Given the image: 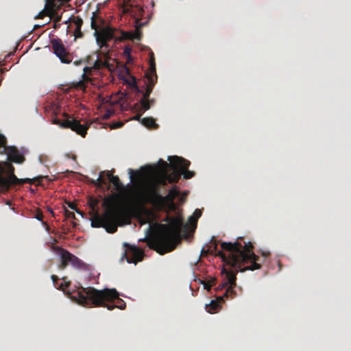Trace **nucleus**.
I'll return each instance as SVG.
<instances>
[{
  "label": "nucleus",
  "instance_id": "1",
  "mask_svg": "<svg viewBox=\"0 0 351 351\" xmlns=\"http://www.w3.org/2000/svg\"><path fill=\"white\" fill-rule=\"evenodd\" d=\"M239 239L243 244L239 241L234 243L222 242L221 247L226 252L218 251L216 253L217 256L221 257L222 261L232 269L230 271H227L225 268L222 269V273L226 274V282L217 288L218 290L228 287L223 295L217 298L222 302L224 301V297L227 299H233L237 295L235 287L236 275L239 271L243 272L261 268V258L253 252L252 243L250 241L246 243L243 238Z\"/></svg>",
  "mask_w": 351,
  "mask_h": 351
},
{
  "label": "nucleus",
  "instance_id": "2",
  "mask_svg": "<svg viewBox=\"0 0 351 351\" xmlns=\"http://www.w3.org/2000/svg\"><path fill=\"white\" fill-rule=\"evenodd\" d=\"M7 160L0 161V193H7L12 187L22 185L25 183L39 184L43 177L21 179L14 174L15 168L12 163L23 164L25 160V152L19 149L16 146L8 147L6 153Z\"/></svg>",
  "mask_w": 351,
  "mask_h": 351
},
{
  "label": "nucleus",
  "instance_id": "3",
  "mask_svg": "<svg viewBox=\"0 0 351 351\" xmlns=\"http://www.w3.org/2000/svg\"><path fill=\"white\" fill-rule=\"evenodd\" d=\"M103 206L105 212L99 215L95 211L91 226L93 228H104L108 233H114L117 230L118 224L129 219L128 209L120 203L119 196L116 194L105 197Z\"/></svg>",
  "mask_w": 351,
  "mask_h": 351
},
{
  "label": "nucleus",
  "instance_id": "4",
  "mask_svg": "<svg viewBox=\"0 0 351 351\" xmlns=\"http://www.w3.org/2000/svg\"><path fill=\"white\" fill-rule=\"evenodd\" d=\"M187 228V224H184L181 217H174L168 224L162 225L160 231L156 236L146 239L147 246L160 254L170 252L176 248L182 229L186 232Z\"/></svg>",
  "mask_w": 351,
  "mask_h": 351
},
{
  "label": "nucleus",
  "instance_id": "5",
  "mask_svg": "<svg viewBox=\"0 0 351 351\" xmlns=\"http://www.w3.org/2000/svg\"><path fill=\"white\" fill-rule=\"evenodd\" d=\"M119 293L114 289L97 290L93 287H82V290L77 292L79 304L88 306H104L110 311L114 308H125V303L119 298Z\"/></svg>",
  "mask_w": 351,
  "mask_h": 351
},
{
  "label": "nucleus",
  "instance_id": "6",
  "mask_svg": "<svg viewBox=\"0 0 351 351\" xmlns=\"http://www.w3.org/2000/svg\"><path fill=\"white\" fill-rule=\"evenodd\" d=\"M145 77L147 78V81L145 82L146 88L145 91L139 89L134 77H132V81L131 82H128L131 88H132L135 91L143 94V97L140 99L141 112H145L149 109L148 98L149 97L157 82L156 69L153 52H151L150 53L149 69L145 73Z\"/></svg>",
  "mask_w": 351,
  "mask_h": 351
},
{
  "label": "nucleus",
  "instance_id": "7",
  "mask_svg": "<svg viewBox=\"0 0 351 351\" xmlns=\"http://www.w3.org/2000/svg\"><path fill=\"white\" fill-rule=\"evenodd\" d=\"M137 202L141 204L150 203L154 206H162L165 202L173 203V199L171 194L162 196L157 189L141 191L137 196Z\"/></svg>",
  "mask_w": 351,
  "mask_h": 351
},
{
  "label": "nucleus",
  "instance_id": "8",
  "mask_svg": "<svg viewBox=\"0 0 351 351\" xmlns=\"http://www.w3.org/2000/svg\"><path fill=\"white\" fill-rule=\"evenodd\" d=\"M65 119L61 120L58 117H54L52 119V123L60 125L62 128H69L75 132L77 134L84 137L87 134V130L89 128V124L86 121L82 123L80 121L77 120L73 116L68 115L66 113H63Z\"/></svg>",
  "mask_w": 351,
  "mask_h": 351
},
{
  "label": "nucleus",
  "instance_id": "9",
  "mask_svg": "<svg viewBox=\"0 0 351 351\" xmlns=\"http://www.w3.org/2000/svg\"><path fill=\"white\" fill-rule=\"evenodd\" d=\"M96 14L95 12L93 13L91 17V28L95 30L93 35L95 37L96 42L99 46L100 49H104L105 50L109 51L110 46L108 42L114 38V29L111 27H105L100 30H98L99 25L97 23Z\"/></svg>",
  "mask_w": 351,
  "mask_h": 351
},
{
  "label": "nucleus",
  "instance_id": "10",
  "mask_svg": "<svg viewBox=\"0 0 351 351\" xmlns=\"http://www.w3.org/2000/svg\"><path fill=\"white\" fill-rule=\"evenodd\" d=\"M57 250L58 251L61 263L59 265V269H64L69 264L76 269H82L84 267V263L79 258L71 254L67 250L62 247H58Z\"/></svg>",
  "mask_w": 351,
  "mask_h": 351
},
{
  "label": "nucleus",
  "instance_id": "11",
  "mask_svg": "<svg viewBox=\"0 0 351 351\" xmlns=\"http://www.w3.org/2000/svg\"><path fill=\"white\" fill-rule=\"evenodd\" d=\"M168 160L171 166L174 167L175 166H179V169L182 171V176L184 179L188 180L195 176V172L189 170L191 165L190 161L178 156H169Z\"/></svg>",
  "mask_w": 351,
  "mask_h": 351
},
{
  "label": "nucleus",
  "instance_id": "12",
  "mask_svg": "<svg viewBox=\"0 0 351 351\" xmlns=\"http://www.w3.org/2000/svg\"><path fill=\"white\" fill-rule=\"evenodd\" d=\"M53 53L59 58L62 63H70L72 61L71 55L66 51L62 40L59 38L51 40Z\"/></svg>",
  "mask_w": 351,
  "mask_h": 351
},
{
  "label": "nucleus",
  "instance_id": "13",
  "mask_svg": "<svg viewBox=\"0 0 351 351\" xmlns=\"http://www.w3.org/2000/svg\"><path fill=\"white\" fill-rule=\"evenodd\" d=\"M125 245L128 249L124 255L126 256L128 263L136 264L143 259L144 252L141 249L128 244H125Z\"/></svg>",
  "mask_w": 351,
  "mask_h": 351
},
{
  "label": "nucleus",
  "instance_id": "14",
  "mask_svg": "<svg viewBox=\"0 0 351 351\" xmlns=\"http://www.w3.org/2000/svg\"><path fill=\"white\" fill-rule=\"evenodd\" d=\"M83 71L82 80L77 83L75 87L78 89L84 90L86 88V84L91 81L88 75L93 74V71H95V68H92V66H87L84 68Z\"/></svg>",
  "mask_w": 351,
  "mask_h": 351
},
{
  "label": "nucleus",
  "instance_id": "15",
  "mask_svg": "<svg viewBox=\"0 0 351 351\" xmlns=\"http://www.w3.org/2000/svg\"><path fill=\"white\" fill-rule=\"evenodd\" d=\"M170 167L172 169V172L167 176V179L170 183H177L181 178L182 171L179 169V166H171Z\"/></svg>",
  "mask_w": 351,
  "mask_h": 351
},
{
  "label": "nucleus",
  "instance_id": "16",
  "mask_svg": "<svg viewBox=\"0 0 351 351\" xmlns=\"http://www.w3.org/2000/svg\"><path fill=\"white\" fill-rule=\"evenodd\" d=\"M105 174H106L107 178L109 180L110 182L114 186V189L117 191H124L125 187L117 176H113L112 173L109 172H107Z\"/></svg>",
  "mask_w": 351,
  "mask_h": 351
},
{
  "label": "nucleus",
  "instance_id": "17",
  "mask_svg": "<svg viewBox=\"0 0 351 351\" xmlns=\"http://www.w3.org/2000/svg\"><path fill=\"white\" fill-rule=\"evenodd\" d=\"M105 173H106L105 171H101L100 173L99 176L96 180L92 179L90 181V183H92L93 185L96 186L97 187L101 188V189H104V186L105 185V186H106L107 190H108L110 189V186H109V185H107L106 179L104 178V175Z\"/></svg>",
  "mask_w": 351,
  "mask_h": 351
},
{
  "label": "nucleus",
  "instance_id": "18",
  "mask_svg": "<svg viewBox=\"0 0 351 351\" xmlns=\"http://www.w3.org/2000/svg\"><path fill=\"white\" fill-rule=\"evenodd\" d=\"M110 64L107 60H102L99 57V55H96V59L94 62L92 68H95V71H99L104 68H109Z\"/></svg>",
  "mask_w": 351,
  "mask_h": 351
},
{
  "label": "nucleus",
  "instance_id": "19",
  "mask_svg": "<svg viewBox=\"0 0 351 351\" xmlns=\"http://www.w3.org/2000/svg\"><path fill=\"white\" fill-rule=\"evenodd\" d=\"M51 278L53 281V283L54 286L60 290H64L65 288H67L70 286L71 282L66 281V277H63L62 280H63V282H62L60 285H58V282L59 280V278L56 275H51Z\"/></svg>",
  "mask_w": 351,
  "mask_h": 351
},
{
  "label": "nucleus",
  "instance_id": "20",
  "mask_svg": "<svg viewBox=\"0 0 351 351\" xmlns=\"http://www.w3.org/2000/svg\"><path fill=\"white\" fill-rule=\"evenodd\" d=\"M219 302H221V301L219 300V299H218V300H211L209 304H206L205 308H206V311L209 313H217L221 308Z\"/></svg>",
  "mask_w": 351,
  "mask_h": 351
},
{
  "label": "nucleus",
  "instance_id": "21",
  "mask_svg": "<svg viewBox=\"0 0 351 351\" xmlns=\"http://www.w3.org/2000/svg\"><path fill=\"white\" fill-rule=\"evenodd\" d=\"M141 124L149 129H156L158 128L156 121L152 117H145L141 119Z\"/></svg>",
  "mask_w": 351,
  "mask_h": 351
},
{
  "label": "nucleus",
  "instance_id": "22",
  "mask_svg": "<svg viewBox=\"0 0 351 351\" xmlns=\"http://www.w3.org/2000/svg\"><path fill=\"white\" fill-rule=\"evenodd\" d=\"M8 144V140L5 135L0 133V155H3L6 153V150L9 145Z\"/></svg>",
  "mask_w": 351,
  "mask_h": 351
},
{
  "label": "nucleus",
  "instance_id": "23",
  "mask_svg": "<svg viewBox=\"0 0 351 351\" xmlns=\"http://www.w3.org/2000/svg\"><path fill=\"white\" fill-rule=\"evenodd\" d=\"M133 34L127 32H121V36L116 38L117 40H132Z\"/></svg>",
  "mask_w": 351,
  "mask_h": 351
},
{
  "label": "nucleus",
  "instance_id": "24",
  "mask_svg": "<svg viewBox=\"0 0 351 351\" xmlns=\"http://www.w3.org/2000/svg\"><path fill=\"white\" fill-rule=\"evenodd\" d=\"M204 285V287L205 289L209 291L210 290L211 287L216 284V279L215 278H211L209 280L204 281L202 282Z\"/></svg>",
  "mask_w": 351,
  "mask_h": 351
},
{
  "label": "nucleus",
  "instance_id": "25",
  "mask_svg": "<svg viewBox=\"0 0 351 351\" xmlns=\"http://www.w3.org/2000/svg\"><path fill=\"white\" fill-rule=\"evenodd\" d=\"M134 107L136 108V111L138 112L135 117H134V119L135 120H138V121H141V115L143 114V113H144L145 112H141V104H136L134 105Z\"/></svg>",
  "mask_w": 351,
  "mask_h": 351
},
{
  "label": "nucleus",
  "instance_id": "26",
  "mask_svg": "<svg viewBox=\"0 0 351 351\" xmlns=\"http://www.w3.org/2000/svg\"><path fill=\"white\" fill-rule=\"evenodd\" d=\"M96 55L97 53H95L92 55H90V56H88L87 58H86V63L89 65V66H93V64H94V62L95 61V59H96Z\"/></svg>",
  "mask_w": 351,
  "mask_h": 351
},
{
  "label": "nucleus",
  "instance_id": "27",
  "mask_svg": "<svg viewBox=\"0 0 351 351\" xmlns=\"http://www.w3.org/2000/svg\"><path fill=\"white\" fill-rule=\"evenodd\" d=\"M202 215V211L199 209H196L194 211L193 215L190 217V220L193 219L195 222L197 221V219Z\"/></svg>",
  "mask_w": 351,
  "mask_h": 351
},
{
  "label": "nucleus",
  "instance_id": "28",
  "mask_svg": "<svg viewBox=\"0 0 351 351\" xmlns=\"http://www.w3.org/2000/svg\"><path fill=\"white\" fill-rule=\"evenodd\" d=\"M158 165H160L161 170H162L163 171H166L167 168L169 166H170V163L168 164L166 161L162 159H160V160L158 161Z\"/></svg>",
  "mask_w": 351,
  "mask_h": 351
},
{
  "label": "nucleus",
  "instance_id": "29",
  "mask_svg": "<svg viewBox=\"0 0 351 351\" xmlns=\"http://www.w3.org/2000/svg\"><path fill=\"white\" fill-rule=\"evenodd\" d=\"M64 215H65L66 218H67V219H75V215L74 213L72 211H70L67 209H64Z\"/></svg>",
  "mask_w": 351,
  "mask_h": 351
},
{
  "label": "nucleus",
  "instance_id": "30",
  "mask_svg": "<svg viewBox=\"0 0 351 351\" xmlns=\"http://www.w3.org/2000/svg\"><path fill=\"white\" fill-rule=\"evenodd\" d=\"M73 23L75 25V28H82L83 25V20L81 18L77 17L74 19Z\"/></svg>",
  "mask_w": 351,
  "mask_h": 351
},
{
  "label": "nucleus",
  "instance_id": "31",
  "mask_svg": "<svg viewBox=\"0 0 351 351\" xmlns=\"http://www.w3.org/2000/svg\"><path fill=\"white\" fill-rule=\"evenodd\" d=\"M168 193L171 194L173 199H174L179 195V191L176 187H174L170 189Z\"/></svg>",
  "mask_w": 351,
  "mask_h": 351
},
{
  "label": "nucleus",
  "instance_id": "32",
  "mask_svg": "<svg viewBox=\"0 0 351 351\" xmlns=\"http://www.w3.org/2000/svg\"><path fill=\"white\" fill-rule=\"evenodd\" d=\"M83 33L81 28H75L74 31L75 38H80L83 37Z\"/></svg>",
  "mask_w": 351,
  "mask_h": 351
},
{
  "label": "nucleus",
  "instance_id": "33",
  "mask_svg": "<svg viewBox=\"0 0 351 351\" xmlns=\"http://www.w3.org/2000/svg\"><path fill=\"white\" fill-rule=\"evenodd\" d=\"M66 204L71 209L75 210L77 213L81 214V212L77 210V205L75 204V203L68 202H66Z\"/></svg>",
  "mask_w": 351,
  "mask_h": 351
},
{
  "label": "nucleus",
  "instance_id": "34",
  "mask_svg": "<svg viewBox=\"0 0 351 351\" xmlns=\"http://www.w3.org/2000/svg\"><path fill=\"white\" fill-rule=\"evenodd\" d=\"M131 51H132V48L130 46H125L124 49H123V53L125 56H128V57H130V53H131Z\"/></svg>",
  "mask_w": 351,
  "mask_h": 351
},
{
  "label": "nucleus",
  "instance_id": "35",
  "mask_svg": "<svg viewBox=\"0 0 351 351\" xmlns=\"http://www.w3.org/2000/svg\"><path fill=\"white\" fill-rule=\"evenodd\" d=\"M141 35H142L141 32L138 29H136L135 33L133 34L132 40H134V39L141 40Z\"/></svg>",
  "mask_w": 351,
  "mask_h": 351
},
{
  "label": "nucleus",
  "instance_id": "36",
  "mask_svg": "<svg viewBox=\"0 0 351 351\" xmlns=\"http://www.w3.org/2000/svg\"><path fill=\"white\" fill-rule=\"evenodd\" d=\"M35 218L36 219H38V221H43V212L40 210H38L36 211V215H35Z\"/></svg>",
  "mask_w": 351,
  "mask_h": 351
},
{
  "label": "nucleus",
  "instance_id": "37",
  "mask_svg": "<svg viewBox=\"0 0 351 351\" xmlns=\"http://www.w3.org/2000/svg\"><path fill=\"white\" fill-rule=\"evenodd\" d=\"M123 125V123L119 121V122H115L112 124L111 126L112 129H116V128H120Z\"/></svg>",
  "mask_w": 351,
  "mask_h": 351
},
{
  "label": "nucleus",
  "instance_id": "38",
  "mask_svg": "<svg viewBox=\"0 0 351 351\" xmlns=\"http://www.w3.org/2000/svg\"><path fill=\"white\" fill-rule=\"evenodd\" d=\"M97 203H98V202H97V200H93V201H91V202L90 203V207L92 208V209H93V210H95V208H96V206H97Z\"/></svg>",
  "mask_w": 351,
  "mask_h": 351
},
{
  "label": "nucleus",
  "instance_id": "39",
  "mask_svg": "<svg viewBox=\"0 0 351 351\" xmlns=\"http://www.w3.org/2000/svg\"><path fill=\"white\" fill-rule=\"evenodd\" d=\"M148 104L149 105V108H151L152 106H153L154 104H155V99H149V97L148 98Z\"/></svg>",
  "mask_w": 351,
  "mask_h": 351
},
{
  "label": "nucleus",
  "instance_id": "40",
  "mask_svg": "<svg viewBox=\"0 0 351 351\" xmlns=\"http://www.w3.org/2000/svg\"><path fill=\"white\" fill-rule=\"evenodd\" d=\"M129 174L130 176L131 182H132L134 172L132 169H129Z\"/></svg>",
  "mask_w": 351,
  "mask_h": 351
},
{
  "label": "nucleus",
  "instance_id": "41",
  "mask_svg": "<svg viewBox=\"0 0 351 351\" xmlns=\"http://www.w3.org/2000/svg\"><path fill=\"white\" fill-rule=\"evenodd\" d=\"M61 20V16H57L56 18V21L58 22Z\"/></svg>",
  "mask_w": 351,
  "mask_h": 351
},
{
  "label": "nucleus",
  "instance_id": "42",
  "mask_svg": "<svg viewBox=\"0 0 351 351\" xmlns=\"http://www.w3.org/2000/svg\"><path fill=\"white\" fill-rule=\"evenodd\" d=\"M82 60H80V61H75V62H74V64H76V65H78V64H80V63H82Z\"/></svg>",
  "mask_w": 351,
  "mask_h": 351
},
{
  "label": "nucleus",
  "instance_id": "43",
  "mask_svg": "<svg viewBox=\"0 0 351 351\" xmlns=\"http://www.w3.org/2000/svg\"><path fill=\"white\" fill-rule=\"evenodd\" d=\"M137 8L138 9V10H139V12H141V14L142 12H143V9L142 8L138 7V8Z\"/></svg>",
  "mask_w": 351,
  "mask_h": 351
},
{
  "label": "nucleus",
  "instance_id": "44",
  "mask_svg": "<svg viewBox=\"0 0 351 351\" xmlns=\"http://www.w3.org/2000/svg\"><path fill=\"white\" fill-rule=\"evenodd\" d=\"M269 254V253H263V255L266 257Z\"/></svg>",
  "mask_w": 351,
  "mask_h": 351
},
{
  "label": "nucleus",
  "instance_id": "45",
  "mask_svg": "<svg viewBox=\"0 0 351 351\" xmlns=\"http://www.w3.org/2000/svg\"><path fill=\"white\" fill-rule=\"evenodd\" d=\"M109 117H110V114H106V115L104 116V118H105V119H108Z\"/></svg>",
  "mask_w": 351,
  "mask_h": 351
},
{
  "label": "nucleus",
  "instance_id": "46",
  "mask_svg": "<svg viewBox=\"0 0 351 351\" xmlns=\"http://www.w3.org/2000/svg\"><path fill=\"white\" fill-rule=\"evenodd\" d=\"M217 243H215V245H214V250H217Z\"/></svg>",
  "mask_w": 351,
  "mask_h": 351
},
{
  "label": "nucleus",
  "instance_id": "47",
  "mask_svg": "<svg viewBox=\"0 0 351 351\" xmlns=\"http://www.w3.org/2000/svg\"><path fill=\"white\" fill-rule=\"evenodd\" d=\"M7 204H9V205H10V204H11V203H10V202H9V201H8V202H7Z\"/></svg>",
  "mask_w": 351,
  "mask_h": 351
}]
</instances>
